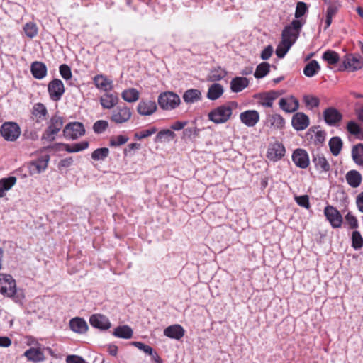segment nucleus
Here are the masks:
<instances>
[{"mask_svg": "<svg viewBox=\"0 0 363 363\" xmlns=\"http://www.w3.org/2000/svg\"><path fill=\"white\" fill-rule=\"evenodd\" d=\"M89 147L88 141H82L79 143H75L73 145L65 144V150L68 152H77L82 150H84Z\"/></svg>", "mask_w": 363, "mask_h": 363, "instance_id": "37998d69", "label": "nucleus"}, {"mask_svg": "<svg viewBox=\"0 0 363 363\" xmlns=\"http://www.w3.org/2000/svg\"><path fill=\"white\" fill-rule=\"evenodd\" d=\"M303 102L305 103L306 106H308L311 108L318 107L320 104L319 99L316 96L311 95L304 96Z\"/></svg>", "mask_w": 363, "mask_h": 363, "instance_id": "3c124183", "label": "nucleus"}, {"mask_svg": "<svg viewBox=\"0 0 363 363\" xmlns=\"http://www.w3.org/2000/svg\"><path fill=\"white\" fill-rule=\"evenodd\" d=\"M23 30L27 37L33 38L37 35L38 29L35 23L28 22L23 26Z\"/></svg>", "mask_w": 363, "mask_h": 363, "instance_id": "de8ad7c7", "label": "nucleus"}, {"mask_svg": "<svg viewBox=\"0 0 363 363\" xmlns=\"http://www.w3.org/2000/svg\"><path fill=\"white\" fill-rule=\"evenodd\" d=\"M227 74L225 69L218 67L211 70L208 75L209 80L212 82L220 81L223 79Z\"/></svg>", "mask_w": 363, "mask_h": 363, "instance_id": "a18cd8bd", "label": "nucleus"}, {"mask_svg": "<svg viewBox=\"0 0 363 363\" xmlns=\"http://www.w3.org/2000/svg\"><path fill=\"white\" fill-rule=\"evenodd\" d=\"M312 139L313 140L315 145H320L325 141V133L322 130H318L315 133Z\"/></svg>", "mask_w": 363, "mask_h": 363, "instance_id": "680f3d73", "label": "nucleus"}, {"mask_svg": "<svg viewBox=\"0 0 363 363\" xmlns=\"http://www.w3.org/2000/svg\"><path fill=\"white\" fill-rule=\"evenodd\" d=\"M345 179L351 187L357 188L361 184L362 177L358 171L350 170L346 174Z\"/></svg>", "mask_w": 363, "mask_h": 363, "instance_id": "c756f323", "label": "nucleus"}, {"mask_svg": "<svg viewBox=\"0 0 363 363\" xmlns=\"http://www.w3.org/2000/svg\"><path fill=\"white\" fill-rule=\"evenodd\" d=\"M12 341L8 337H0V347H9L11 345Z\"/></svg>", "mask_w": 363, "mask_h": 363, "instance_id": "774afa93", "label": "nucleus"}, {"mask_svg": "<svg viewBox=\"0 0 363 363\" xmlns=\"http://www.w3.org/2000/svg\"><path fill=\"white\" fill-rule=\"evenodd\" d=\"M249 85V80L246 77H236L230 82V89L234 93L242 91Z\"/></svg>", "mask_w": 363, "mask_h": 363, "instance_id": "a878e982", "label": "nucleus"}, {"mask_svg": "<svg viewBox=\"0 0 363 363\" xmlns=\"http://www.w3.org/2000/svg\"><path fill=\"white\" fill-rule=\"evenodd\" d=\"M324 215L333 228H337L341 227L342 216L337 208L328 205L324 209Z\"/></svg>", "mask_w": 363, "mask_h": 363, "instance_id": "9d476101", "label": "nucleus"}, {"mask_svg": "<svg viewBox=\"0 0 363 363\" xmlns=\"http://www.w3.org/2000/svg\"><path fill=\"white\" fill-rule=\"evenodd\" d=\"M292 160L299 168L306 169L308 167L310 160L307 152L303 149H296L292 155Z\"/></svg>", "mask_w": 363, "mask_h": 363, "instance_id": "4468645a", "label": "nucleus"}, {"mask_svg": "<svg viewBox=\"0 0 363 363\" xmlns=\"http://www.w3.org/2000/svg\"><path fill=\"white\" fill-rule=\"evenodd\" d=\"M24 356L28 359V360L35 363L43 362L45 359L43 351H41L38 347H31L27 350L24 352Z\"/></svg>", "mask_w": 363, "mask_h": 363, "instance_id": "bb28decb", "label": "nucleus"}, {"mask_svg": "<svg viewBox=\"0 0 363 363\" xmlns=\"http://www.w3.org/2000/svg\"><path fill=\"white\" fill-rule=\"evenodd\" d=\"M119 98L116 94L106 92L100 98V104L104 108L111 109L118 104Z\"/></svg>", "mask_w": 363, "mask_h": 363, "instance_id": "5701e85b", "label": "nucleus"}, {"mask_svg": "<svg viewBox=\"0 0 363 363\" xmlns=\"http://www.w3.org/2000/svg\"><path fill=\"white\" fill-rule=\"evenodd\" d=\"M60 73L61 77L65 80L71 79L72 76L70 67L65 64L60 66Z\"/></svg>", "mask_w": 363, "mask_h": 363, "instance_id": "4d7b16f0", "label": "nucleus"}, {"mask_svg": "<svg viewBox=\"0 0 363 363\" xmlns=\"http://www.w3.org/2000/svg\"><path fill=\"white\" fill-rule=\"evenodd\" d=\"M223 87L221 84L214 83L208 88L207 98L210 100H216L223 94Z\"/></svg>", "mask_w": 363, "mask_h": 363, "instance_id": "473e14b6", "label": "nucleus"}, {"mask_svg": "<svg viewBox=\"0 0 363 363\" xmlns=\"http://www.w3.org/2000/svg\"><path fill=\"white\" fill-rule=\"evenodd\" d=\"M330 150L333 155L337 156L342 147V142L339 137H333L329 141Z\"/></svg>", "mask_w": 363, "mask_h": 363, "instance_id": "58836bf2", "label": "nucleus"}, {"mask_svg": "<svg viewBox=\"0 0 363 363\" xmlns=\"http://www.w3.org/2000/svg\"><path fill=\"white\" fill-rule=\"evenodd\" d=\"M186 124V121H176L172 124L171 128L174 130H182Z\"/></svg>", "mask_w": 363, "mask_h": 363, "instance_id": "338daca9", "label": "nucleus"}, {"mask_svg": "<svg viewBox=\"0 0 363 363\" xmlns=\"http://www.w3.org/2000/svg\"><path fill=\"white\" fill-rule=\"evenodd\" d=\"M303 25V23L300 20H293L284 28L281 33V40L276 49V55L279 58H283L296 43Z\"/></svg>", "mask_w": 363, "mask_h": 363, "instance_id": "f257e3e1", "label": "nucleus"}, {"mask_svg": "<svg viewBox=\"0 0 363 363\" xmlns=\"http://www.w3.org/2000/svg\"><path fill=\"white\" fill-rule=\"evenodd\" d=\"M131 116V109L123 104L117 106L112 111L110 120L116 124H122L128 122Z\"/></svg>", "mask_w": 363, "mask_h": 363, "instance_id": "423d86ee", "label": "nucleus"}, {"mask_svg": "<svg viewBox=\"0 0 363 363\" xmlns=\"http://www.w3.org/2000/svg\"><path fill=\"white\" fill-rule=\"evenodd\" d=\"M183 99L186 104H194L201 99V92L196 89H188L184 93Z\"/></svg>", "mask_w": 363, "mask_h": 363, "instance_id": "2f4dec72", "label": "nucleus"}, {"mask_svg": "<svg viewBox=\"0 0 363 363\" xmlns=\"http://www.w3.org/2000/svg\"><path fill=\"white\" fill-rule=\"evenodd\" d=\"M63 118L55 115L50 120L48 126L42 135V140L52 142L55 140V135L62 129L63 125Z\"/></svg>", "mask_w": 363, "mask_h": 363, "instance_id": "39448f33", "label": "nucleus"}, {"mask_svg": "<svg viewBox=\"0 0 363 363\" xmlns=\"http://www.w3.org/2000/svg\"><path fill=\"white\" fill-rule=\"evenodd\" d=\"M16 177H9L0 179V198L5 196V192L10 190L16 183Z\"/></svg>", "mask_w": 363, "mask_h": 363, "instance_id": "7c9ffc66", "label": "nucleus"}, {"mask_svg": "<svg viewBox=\"0 0 363 363\" xmlns=\"http://www.w3.org/2000/svg\"><path fill=\"white\" fill-rule=\"evenodd\" d=\"M352 246L355 250H359L363 246V238L359 231H353L352 234Z\"/></svg>", "mask_w": 363, "mask_h": 363, "instance_id": "8fccbe9b", "label": "nucleus"}, {"mask_svg": "<svg viewBox=\"0 0 363 363\" xmlns=\"http://www.w3.org/2000/svg\"><path fill=\"white\" fill-rule=\"evenodd\" d=\"M352 157L354 162L359 164H363V144L359 143L353 146L352 150Z\"/></svg>", "mask_w": 363, "mask_h": 363, "instance_id": "e433bc0d", "label": "nucleus"}, {"mask_svg": "<svg viewBox=\"0 0 363 363\" xmlns=\"http://www.w3.org/2000/svg\"><path fill=\"white\" fill-rule=\"evenodd\" d=\"M241 122L247 127H254L259 121V113L256 110H247L240 114Z\"/></svg>", "mask_w": 363, "mask_h": 363, "instance_id": "2eb2a0df", "label": "nucleus"}, {"mask_svg": "<svg viewBox=\"0 0 363 363\" xmlns=\"http://www.w3.org/2000/svg\"><path fill=\"white\" fill-rule=\"evenodd\" d=\"M30 71L35 79H41L46 76L47 67L44 63L35 61L31 64Z\"/></svg>", "mask_w": 363, "mask_h": 363, "instance_id": "cd10ccee", "label": "nucleus"}, {"mask_svg": "<svg viewBox=\"0 0 363 363\" xmlns=\"http://www.w3.org/2000/svg\"><path fill=\"white\" fill-rule=\"evenodd\" d=\"M280 108L286 113L296 111L299 106L298 101L293 96L281 98L279 102Z\"/></svg>", "mask_w": 363, "mask_h": 363, "instance_id": "6ab92c4d", "label": "nucleus"}, {"mask_svg": "<svg viewBox=\"0 0 363 363\" xmlns=\"http://www.w3.org/2000/svg\"><path fill=\"white\" fill-rule=\"evenodd\" d=\"M113 334L117 337L129 339L133 336V330L128 325L118 326L115 328Z\"/></svg>", "mask_w": 363, "mask_h": 363, "instance_id": "c9c22d12", "label": "nucleus"}, {"mask_svg": "<svg viewBox=\"0 0 363 363\" xmlns=\"http://www.w3.org/2000/svg\"><path fill=\"white\" fill-rule=\"evenodd\" d=\"M131 344L150 355H152L154 354L157 358L156 360L160 363V358L155 352H153V349L150 346L147 345L141 342H133Z\"/></svg>", "mask_w": 363, "mask_h": 363, "instance_id": "09e8293b", "label": "nucleus"}, {"mask_svg": "<svg viewBox=\"0 0 363 363\" xmlns=\"http://www.w3.org/2000/svg\"><path fill=\"white\" fill-rule=\"evenodd\" d=\"M108 123L106 121L99 120L94 123L93 130L96 133H102L108 128Z\"/></svg>", "mask_w": 363, "mask_h": 363, "instance_id": "6e6d98bb", "label": "nucleus"}, {"mask_svg": "<svg viewBox=\"0 0 363 363\" xmlns=\"http://www.w3.org/2000/svg\"><path fill=\"white\" fill-rule=\"evenodd\" d=\"M164 335L169 338L180 340L184 335V330L180 325L168 326L164 330Z\"/></svg>", "mask_w": 363, "mask_h": 363, "instance_id": "393cba45", "label": "nucleus"}, {"mask_svg": "<svg viewBox=\"0 0 363 363\" xmlns=\"http://www.w3.org/2000/svg\"><path fill=\"white\" fill-rule=\"evenodd\" d=\"M363 67V57L359 54H347L342 60L340 71L355 72Z\"/></svg>", "mask_w": 363, "mask_h": 363, "instance_id": "20e7f679", "label": "nucleus"}, {"mask_svg": "<svg viewBox=\"0 0 363 363\" xmlns=\"http://www.w3.org/2000/svg\"><path fill=\"white\" fill-rule=\"evenodd\" d=\"M279 96V93L275 91H271L269 92L259 94L257 96V99H259V103L264 107H272L274 103V101L278 98Z\"/></svg>", "mask_w": 363, "mask_h": 363, "instance_id": "b1692460", "label": "nucleus"}, {"mask_svg": "<svg viewBox=\"0 0 363 363\" xmlns=\"http://www.w3.org/2000/svg\"><path fill=\"white\" fill-rule=\"evenodd\" d=\"M157 110L156 103L151 100H141L137 106V111L141 116H150Z\"/></svg>", "mask_w": 363, "mask_h": 363, "instance_id": "a211bd4d", "label": "nucleus"}, {"mask_svg": "<svg viewBox=\"0 0 363 363\" xmlns=\"http://www.w3.org/2000/svg\"><path fill=\"white\" fill-rule=\"evenodd\" d=\"M85 129L79 122H72L66 125L63 130L64 136L69 140H75L84 135Z\"/></svg>", "mask_w": 363, "mask_h": 363, "instance_id": "1a4fd4ad", "label": "nucleus"}, {"mask_svg": "<svg viewBox=\"0 0 363 363\" xmlns=\"http://www.w3.org/2000/svg\"><path fill=\"white\" fill-rule=\"evenodd\" d=\"M291 123L297 130H305L309 125V118L303 113L298 112L292 117Z\"/></svg>", "mask_w": 363, "mask_h": 363, "instance_id": "4be33fe9", "label": "nucleus"}, {"mask_svg": "<svg viewBox=\"0 0 363 363\" xmlns=\"http://www.w3.org/2000/svg\"><path fill=\"white\" fill-rule=\"evenodd\" d=\"M128 139L129 138L125 135H117L115 137H112L110 139L109 144H110V146H111V147H118V146H120L121 145L126 143L128 142Z\"/></svg>", "mask_w": 363, "mask_h": 363, "instance_id": "603ef678", "label": "nucleus"}, {"mask_svg": "<svg viewBox=\"0 0 363 363\" xmlns=\"http://www.w3.org/2000/svg\"><path fill=\"white\" fill-rule=\"evenodd\" d=\"M49 156L46 155L35 161H33L28 164V168L30 174H40L43 172L48 167Z\"/></svg>", "mask_w": 363, "mask_h": 363, "instance_id": "f3484780", "label": "nucleus"}, {"mask_svg": "<svg viewBox=\"0 0 363 363\" xmlns=\"http://www.w3.org/2000/svg\"><path fill=\"white\" fill-rule=\"evenodd\" d=\"M312 162L320 173H326L330 170V164L322 153L313 152Z\"/></svg>", "mask_w": 363, "mask_h": 363, "instance_id": "f8f14e48", "label": "nucleus"}, {"mask_svg": "<svg viewBox=\"0 0 363 363\" xmlns=\"http://www.w3.org/2000/svg\"><path fill=\"white\" fill-rule=\"evenodd\" d=\"M48 90L50 99L52 101H59L65 92V86L60 79H55L50 82L48 86Z\"/></svg>", "mask_w": 363, "mask_h": 363, "instance_id": "9b49d317", "label": "nucleus"}, {"mask_svg": "<svg viewBox=\"0 0 363 363\" xmlns=\"http://www.w3.org/2000/svg\"><path fill=\"white\" fill-rule=\"evenodd\" d=\"M347 131L354 135H357L361 132L359 125L354 121H350L347 125Z\"/></svg>", "mask_w": 363, "mask_h": 363, "instance_id": "bf43d9fd", "label": "nucleus"}, {"mask_svg": "<svg viewBox=\"0 0 363 363\" xmlns=\"http://www.w3.org/2000/svg\"><path fill=\"white\" fill-rule=\"evenodd\" d=\"M356 205L358 210L363 213V191L360 192L356 197Z\"/></svg>", "mask_w": 363, "mask_h": 363, "instance_id": "69168bd1", "label": "nucleus"}, {"mask_svg": "<svg viewBox=\"0 0 363 363\" xmlns=\"http://www.w3.org/2000/svg\"><path fill=\"white\" fill-rule=\"evenodd\" d=\"M180 102L179 96L171 91L162 93L158 97V104L164 110L174 109Z\"/></svg>", "mask_w": 363, "mask_h": 363, "instance_id": "0eeeda50", "label": "nucleus"}, {"mask_svg": "<svg viewBox=\"0 0 363 363\" xmlns=\"http://www.w3.org/2000/svg\"><path fill=\"white\" fill-rule=\"evenodd\" d=\"M346 223L349 225L351 229H356L358 228V221L357 218L350 212H348L345 217Z\"/></svg>", "mask_w": 363, "mask_h": 363, "instance_id": "13d9d810", "label": "nucleus"}, {"mask_svg": "<svg viewBox=\"0 0 363 363\" xmlns=\"http://www.w3.org/2000/svg\"><path fill=\"white\" fill-rule=\"evenodd\" d=\"M0 293L4 296L12 298L16 302L23 298L22 294L17 291L15 279L10 274H0Z\"/></svg>", "mask_w": 363, "mask_h": 363, "instance_id": "7ed1b4c3", "label": "nucleus"}, {"mask_svg": "<svg viewBox=\"0 0 363 363\" xmlns=\"http://www.w3.org/2000/svg\"><path fill=\"white\" fill-rule=\"evenodd\" d=\"M320 69L318 62L313 60L306 65L303 69V73L306 77H312L319 72Z\"/></svg>", "mask_w": 363, "mask_h": 363, "instance_id": "4c0bfd02", "label": "nucleus"}, {"mask_svg": "<svg viewBox=\"0 0 363 363\" xmlns=\"http://www.w3.org/2000/svg\"><path fill=\"white\" fill-rule=\"evenodd\" d=\"M267 120L270 123L271 126L274 128L279 129L284 125V120L279 114L269 115Z\"/></svg>", "mask_w": 363, "mask_h": 363, "instance_id": "79ce46f5", "label": "nucleus"}, {"mask_svg": "<svg viewBox=\"0 0 363 363\" xmlns=\"http://www.w3.org/2000/svg\"><path fill=\"white\" fill-rule=\"evenodd\" d=\"M273 47L272 45L267 46L261 52V58L262 60H268L273 53Z\"/></svg>", "mask_w": 363, "mask_h": 363, "instance_id": "e2e57ef3", "label": "nucleus"}, {"mask_svg": "<svg viewBox=\"0 0 363 363\" xmlns=\"http://www.w3.org/2000/svg\"><path fill=\"white\" fill-rule=\"evenodd\" d=\"M94 83L98 89L105 92L110 91L113 88V81L103 74H97L93 79Z\"/></svg>", "mask_w": 363, "mask_h": 363, "instance_id": "aec40b11", "label": "nucleus"}, {"mask_svg": "<svg viewBox=\"0 0 363 363\" xmlns=\"http://www.w3.org/2000/svg\"><path fill=\"white\" fill-rule=\"evenodd\" d=\"M175 133L170 130H162L160 131L155 138V143H162L163 141H170L175 138Z\"/></svg>", "mask_w": 363, "mask_h": 363, "instance_id": "ea45409f", "label": "nucleus"}, {"mask_svg": "<svg viewBox=\"0 0 363 363\" xmlns=\"http://www.w3.org/2000/svg\"><path fill=\"white\" fill-rule=\"evenodd\" d=\"M67 363H86L84 359L81 357L76 355H69L66 358Z\"/></svg>", "mask_w": 363, "mask_h": 363, "instance_id": "0e129e2a", "label": "nucleus"}, {"mask_svg": "<svg viewBox=\"0 0 363 363\" xmlns=\"http://www.w3.org/2000/svg\"><path fill=\"white\" fill-rule=\"evenodd\" d=\"M270 69V65L267 62H262L259 64L255 70V72L254 74V76L257 79H260L266 76Z\"/></svg>", "mask_w": 363, "mask_h": 363, "instance_id": "c03bdc74", "label": "nucleus"}, {"mask_svg": "<svg viewBox=\"0 0 363 363\" xmlns=\"http://www.w3.org/2000/svg\"><path fill=\"white\" fill-rule=\"evenodd\" d=\"M33 115L36 118L37 122H40L46 118L48 110L42 103H37L33 107Z\"/></svg>", "mask_w": 363, "mask_h": 363, "instance_id": "72a5a7b5", "label": "nucleus"}, {"mask_svg": "<svg viewBox=\"0 0 363 363\" xmlns=\"http://www.w3.org/2000/svg\"><path fill=\"white\" fill-rule=\"evenodd\" d=\"M89 322L91 326L100 330H108L111 325L108 318L101 314L92 315Z\"/></svg>", "mask_w": 363, "mask_h": 363, "instance_id": "412c9836", "label": "nucleus"}, {"mask_svg": "<svg viewBox=\"0 0 363 363\" xmlns=\"http://www.w3.org/2000/svg\"><path fill=\"white\" fill-rule=\"evenodd\" d=\"M322 58L323 60L327 62L328 64L333 65L337 64L340 60L338 53L331 50H326L323 53Z\"/></svg>", "mask_w": 363, "mask_h": 363, "instance_id": "a19ab883", "label": "nucleus"}, {"mask_svg": "<svg viewBox=\"0 0 363 363\" xmlns=\"http://www.w3.org/2000/svg\"><path fill=\"white\" fill-rule=\"evenodd\" d=\"M238 107V102L228 101L211 110L208 113V118L215 124L225 123L231 118L233 111L236 110Z\"/></svg>", "mask_w": 363, "mask_h": 363, "instance_id": "f03ea898", "label": "nucleus"}, {"mask_svg": "<svg viewBox=\"0 0 363 363\" xmlns=\"http://www.w3.org/2000/svg\"><path fill=\"white\" fill-rule=\"evenodd\" d=\"M324 120L329 125H335L342 118L340 112L333 107L326 108L323 112Z\"/></svg>", "mask_w": 363, "mask_h": 363, "instance_id": "dca6fc26", "label": "nucleus"}, {"mask_svg": "<svg viewBox=\"0 0 363 363\" xmlns=\"http://www.w3.org/2000/svg\"><path fill=\"white\" fill-rule=\"evenodd\" d=\"M140 96L139 91L135 88H130L124 90L121 94L122 99L129 103H133L138 100Z\"/></svg>", "mask_w": 363, "mask_h": 363, "instance_id": "f704fd0d", "label": "nucleus"}, {"mask_svg": "<svg viewBox=\"0 0 363 363\" xmlns=\"http://www.w3.org/2000/svg\"><path fill=\"white\" fill-rule=\"evenodd\" d=\"M296 203L302 207H304L307 209L310 207L309 198L307 195L296 196L295 198Z\"/></svg>", "mask_w": 363, "mask_h": 363, "instance_id": "052dcab7", "label": "nucleus"}, {"mask_svg": "<svg viewBox=\"0 0 363 363\" xmlns=\"http://www.w3.org/2000/svg\"><path fill=\"white\" fill-rule=\"evenodd\" d=\"M109 155V150L107 147H101L95 150L91 153V158L95 161L104 160Z\"/></svg>", "mask_w": 363, "mask_h": 363, "instance_id": "49530a36", "label": "nucleus"}, {"mask_svg": "<svg viewBox=\"0 0 363 363\" xmlns=\"http://www.w3.org/2000/svg\"><path fill=\"white\" fill-rule=\"evenodd\" d=\"M70 329L77 333H84L88 330L86 322L80 318H74L69 321Z\"/></svg>", "mask_w": 363, "mask_h": 363, "instance_id": "c85d7f7f", "label": "nucleus"}, {"mask_svg": "<svg viewBox=\"0 0 363 363\" xmlns=\"http://www.w3.org/2000/svg\"><path fill=\"white\" fill-rule=\"evenodd\" d=\"M157 131L156 127H151L149 129L143 130L140 132L135 133V138L138 140H142L143 138H147L153 134H155Z\"/></svg>", "mask_w": 363, "mask_h": 363, "instance_id": "864d4df0", "label": "nucleus"}, {"mask_svg": "<svg viewBox=\"0 0 363 363\" xmlns=\"http://www.w3.org/2000/svg\"><path fill=\"white\" fill-rule=\"evenodd\" d=\"M308 11V7L306 3L299 1L296 4V11H295V17L298 20L301 17H302Z\"/></svg>", "mask_w": 363, "mask_h": 363, "instance_id": "5fc2aeb1", "label": "nucleus"}, {"mask_svg": "<svg viewBox=\"0 0 363 363\" xmlns=\"http://www.w3.org/2000/svg\"><path fill=\"white\" fill-rule=\"evenodd\" d=\"M285 154V147L284 146L279 143L275 142L271 143L267 150V157L272 161H277L282 158Z\"/></svg>", "mask_w": 363, "mask_h": 363, "instance_id": "ddd939ff", "label": "nucleus"}, {"mask_svg": "<svg viewBox=\"0 0 363 363\" xmlns=\"http://www.w3.org/2000/svg\"><path fill=\"white\" fill-rule=\"evenodd\" d=\"M1 135L7 141H16L21 135V128L15 122H5L0 128Z\"/></svg>", "mask_w": 363, "mask_h": 363, "instance_id": "6e6552de", "label": "nucleus"}]
</instances>
